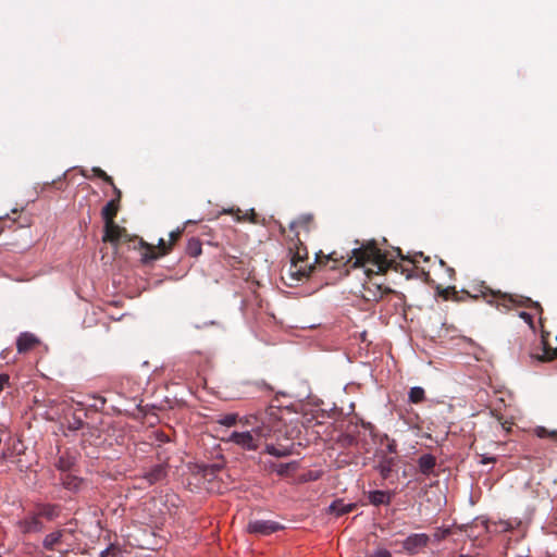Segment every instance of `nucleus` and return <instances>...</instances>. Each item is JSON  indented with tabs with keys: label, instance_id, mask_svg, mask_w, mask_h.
I'll return each mask as SVG.
<instances>
[{
	"label": "nucleus",
	"instance_id": "16",
	"mask_svg": "<svg viewBox=\"0 0 557 557\" xmlns=\"http://www.w3.org/2000/svg\"><path fill=\"white\" fill-rule=\"evenodd\" d=\"M36 512L40 517L46 518L47 520H54L61 513V506L57 504H37Z\"/></svg>",
	"mask_w": 557,
	"mask_h": 557
},
{
	"label": "nucleus",
	"instance_id": "12",
	"mask_svg": "<svg viewBox=\"0 0 557 557\" xmlns=\"http://www.w3.org/2000/svg\"><path fill=\"white\" fill-rule=\"evenodd\" d=\"M39 344L40 341L35 334L30 332H23L16 339V349L18 354H26L33 350Z\"/></svg>",
	"mask_w": 557,
	"mask_h": 557
},
{
	"label": "nucleus",
	"instance_id": "27",
	"mask_svg": "<svg viewBox=\"0 0 557 557\" xmlns=\"http://www.w3.org/2000/svg\"><path fill=\"white\" fill-rule=\"evenodd\" d=\"M91 172H92L94 176L101 178L103 182L111 185L113 188L116 187L114 185L112 177L110 175H108L102 169H100L98 166H94L91 169Z\"/></svg>",
	"mask_w": 557,
	"mask_h": 557
},
{
	"label": "nucleus",
	"instance_id": "17",
	"mask_svg": "<svg viewBox=\"0 0 557 557\" xmlns=\"http://www.w3.org/2000/svg\"><path fill=\"white\" fill-rule=\"evenodd\" d=\"M436 466V459L432 454H424L418 459V467L422 474L429 475Z\"/></svg>",
	"mask_w": 557,
	"mask_h": 557
},
{
	"label": "nucleus",
	"instance_id": "7",
	"mask_svg": "<svg viewBox=\"0 0 557 557\" xmlns=\"http://www.w3.org/2000/svg\"><path fill=\"white\" fill-rule=\"evenodd\" d=\"M283 529V525L271 520H253L247 525V531L251 534L267 536Z\"/></svg>",
	"mask_w": 557,
	"mask_h": 557
},
{
	"label": "nucleus",
	"instance_id": "36",
	"mask_svg": "<svg viewBox=\"0 0 557 557\" xmlns=\"http://www.w3.org/2000/svg\"><path fill=\"white\" fill-rule=\"evenodd\" d=\"M502 531H509L512 529V525L509 522H500Z\"/></svg>",
	"mask_w": 557,
	"mask_h": 557
},
{
	"label": "nucleus",
	"instance_id": "41",
	"mask_svg": "<svg viewBox=\"0 0 557 557\" xmlns=\"http://www.w3.org/2000/svg\"><path fill=\"white\" fill-rule=\"evenodd\" d=\"M82 174H83V176H85L86 178H90V176H89V175H87L85 171H83V172H82Z\"/></svg>",
	"mask_w": 557,
	"mask_h": 557
},
{
	"label": "nucleus",
	"instance_id": "3",
	"mask_svg": "<svg viewBox=\"0 0 557 557\" xmlns=\"http://www.w3.org/2000/svg\"><path fill=\"white\" fill-rule=\"evenodd\" d=\"M481 294L487 304L496 306L497 309H504L507 311L518 307L530 308L535 311L540 321L542 320L543 307L539 301H534L529 297L503 293L500 290H493L487 287H484L481 290Z\"/></svg>",
	"mask_w": 557,
	"mask_h": 557
},
{
	"label": "nucleus",
	"instance_id": "42",
	"mask_svg": "<svg viewBox=\"0 0 557 557\" xmlns=\"http://www.w3.org/2000/svg\"><path fill=\"white\" fill-rule=\"evenodd\" d=\"M459 557H468V556L460 555Z\"/></svg>",
	"mask_w": 557,
	"mask_h": 557
},
{
	"label": "nucleus",
	"instance_id": "24",
	"mask_svg": "<svg viewBox=\"0 0 557 557\" xmlns=\"http://www.w3.org/2000/svg\"><path fill=\"white\" fill-rule=\"evenodd\" d=\"M73 466L74 459L66 455L60 456L55 463L57 469L65 473H67V471H70Z\"/></svg>",
	"mask_w": 557,
	"mask_h": 557
},
{
	"label": "nucleus",
	"instance_id": "5",
	"mask_svg": "<svg viewBox=\"0 0 557 557\" xmlns=\"http://www.w3.org/2000/svg\"><path fill=\"white\" fill-rule=\"evenodd\" d=\"M66 533L67 531L64 529L54 530L48 533L42 540V547L46 550H58L61 556L66 555L70 552L69 547L62 548Z\"/></svg>",
	"mask_w": 557,
	"mask_h": 557
},
{
	"label": "nucleus",
	"instance_id": "32",
	"mask_svg": "<svg viewBox=\"0 0 557 557\" xmlns=\"http://www.w3.org/2000/svg\"><path fill=\"white\" fill-rule=\"evenodd\" d=\"M183 231H184V228L178 227L177 230L170 233V244L171 245L181 237Z\"/></svg>",
	"mask_w": 557,
	"mask_h": 557
},
{
	"label": "nucleus",
	"instance_id": "10",
	"mask_svg": "<svg viewBox=\"0 0 557 557\" xmlns=\"http://www.w3.org/2000/svg\"><path fill=\"white\" fill-rule=\"evenodd\" d=\"M281 430L276 433V436L272 437L271 440H275L276 444L263 442L265 444L264 453L277 458L287 457L292 455L293 447L292 445H284L282 444L281 437H280Z\"/></svg>",
	"mask_w": 557,
	"mask_h": 557
},
{
	"label": "nucleus",
	"instance_id": "14",
	"mask_svg": "<svg viewBox=\"0 0 557 557\" xmlns=\"http://www.w3.org/2000/svg\"><path fill=\"white\" fill-rule=\"evenodd\" d=\"M168 474L166 465L158 463L154 465L150 470L146 471L143 474V479H145L149 485L158 483L162 481Z\"/></svg>",
	"mask_w": 557,
	"mask_h": 557
},
{
	"label": "nucleus",
	"instance_id": "25",
	"mask_svg": "<svg viewBox=\"0 0 557 557\" xmlns=\"http://www.w3.org/2000/svg\"><path fill=\"white\" fill-rule=\"evenodd\" d=\"M242 419H239L238 414L237 413H226V414H223V416H220L216 420V422L223 426H233L235 425L238 421L240 422Z\"/></svg>",
	"mask_w": 557,
	"mask_h": 557
},
{
	"label": "nucleus",
	"instance_id": "33",
	"mask_svg": "<svg viewBox=\"0 0 557 557\" xmlns=\"http://www.w3.org/2000/svg\"><path fill=\"white\" fill-rule=\"evenodd\" d=\"M9 375L1 373L0 374V392L4 389V387L9 384Z\"/></svg>",
	"mask_w": 557,
	"mask_h": 557
},
{
	"label": "nucleus",
	"instance_id": "2",
	"mask_svg": "<svg viewBox=\"0 0 557 557\" xmlns=\"http://www.w3.org/2000/svg\"><path fill=\"white\" fill-rule=\"evenodd\" d=\"M278 411L277 408L270 407L264 411L244 417L240 423L251 426V430L234 431L226 442L235 444L244 450H257L263 442L276 436L280 428H282L283 423L277 414Z\"/></svg>",
	"mask_w": 557,
	"mask_h": 557
},
{
	"label": "nucleus",
	"instance_id": "4",
	"mask_svg": "<svg viewBox=\"0 0 557 557\" xmlns=\"http://www.w3.org/2000/svg\"><path fill=\"white\" fill-rule=\"evenodd\" d=\"M288 250L290 255L289 275L296 280L307 277L315 268V264L309 261L307 247L300 237L297 236L290 239Z\"/></svg>",
	"mask_w": 557,
	"mask_h": 557
},
{
	"label": "nucleus",
	"instance_id": "34",
	"mask_svg": "<svg viewBox=\"0 0 557 557\" xmlns=\"http://www.w3.org/2000/svg\"><path fill=\"white\" fill-rule=\"evenodd\" d=\"M113 546L107 547L100 553V557H116L114 553H112Z\"/></svg>",
	"mask_w": 557,
	"mask_h": 557
},
{
	"label": "nucleus",
	"instance_id": "15",
	"mask_svg": "<svg viewBox=\"0 0 557 557\" xmlns=\"http://www.w3.org/2000/svg\"><path fill=\"white\" fill-rule=\"evenodd\" d=\"M114 193L116 194V198L110 200L101 210V215L104 222L114 221V218L119 211V202L121 198V191L117 187H114Z\"/></svg>",
	"mask_w": 557,
	"mask_h": 557
},
{
	"label": "nucleus",
	"instance_id": "20",
	"mask_svg": "<svg viewBox=\"0 0 557 557\" xmlns=\"http://www.w3.org/2000/svg\"><path fill=\"white\" fill-rule=\"evenodd\" d=\"M355 507V504H345L343 500L337 499L330 505L329 510L336 516H343L352 511Z\"/></svg>",
	"mask_w": 557,
	"mask_h": 557
},
{
	"label": "nucleus",
	"instance_id": "35",
	"mask_svg": "<svg viewBox=\"0 0 557 557\" xmlns=\"http://www.w3.org/2000/svg\"><path fill=\"white\" fill-rule=\"evenodd\" d=\"M496 461L495 457H488V456H482L481 463L487 465V463H494Z\"/></svg>",
	"mask_w": 557,
	"mask_h": 557
},
{
	"label": "nucleus",
	"instance_id": "6",
	"mask_svg": "<svg viewBox=\"0 0 557 557\" xmlns=\"http://www.w3.org/2000/svg\"><path fill=\"white\" fill-rule=\"evenodd\" d=\"M548 335L549 334L547 332H542L540 347L532 349V351L530 352V357L532 359L541 362H547L557 358V348H552L548 345Z\"/></svg>",
	"mask_w": 557,
	"mask_h": 557
},
{
	"label": "nucleus",
	"instance_id": "31",
	"mask_svg": "<svg viewBox=\"0 0 557 557\" xmlns=\"http://www.w3.org/2000/svg\"><path fill=\"white\" fill-rule=\"evenodd\" d=\"M369 557H392V553L386 548H377Z\"/></svg>",
	"mask_w": 557,
	"mask_h": 557
},
{
	"label": "nucleus",
	"instance_id": "23",
	"mask_svg": "<svg viewBox=\"0 0 557 557\" xmlns=\"http://www.w3.org/2000/svg\"><path fill=\"white\" fill-rule=\"evenodd\" d=\"M409 403L420 404L425 399V392L420 386L411 387L408 394Z\"/></svg>",
	"mask_w": 557,
	"mask_h": 557
},
{
	"label": "nucleus",
	"instance_id": "21",
	"mask_svg": "<svg viewBox=\"0 0 557 557\" xmlns=\"http://www.w3.org/2000/svg\"><path fill=\"white\" fill-rule=\"evenodd\" d=\"M158 249L159 252H154V249L151 248V252L145 253L144 260H156L159 257L166 255L171 249V244L168 245L163 238H160L158 243Z\"/></svg>",
	"mask_w": 557,
	"mask_h": 557
},
{
	"label": "nucleus",
	"instance_id": "19",
	"mask_svg": "<svg viewBox=\"0 0 557 557\" xmlns=\"http://www.w3.org/2000/svg\"><path fill=\"white\" fill-rule=\"evenodd\" d=\"M61 483L64 488L69 491L76 492L81 488L83 484V480L76 475H73L71 473H64L61 476Z\"/></svg>",
	"mask_w": 557,
	"mask_h": 557
},
{
	"label": "nucleus",
	"instance_id": "29",
	"mask_svg": "<svg viewBox=\"0 0 557 557\" xmlns=\"http://www.w3.org/2000/svg\"><path fill=\"white\" fill-rule=\"evenodd\" d=\"M519 318L522 319L530 327L531 331L535 332V325L533 321V315L527 311H520Z\"/></svg>",
	"mask_w": 557,
	"mask_h": 557
},
{
	"label": "nucleus",
	"instance_id": "39",
	"mask_svg": "<svg viewBox=\"0 0 557 557\" xmlns=\"http://www.w3.org/2000/svg\"><path fill=\"white\" fill-rule=\"evenodd\" d=\"M222 213H225V214H233L234 213V210L233 209H224L222 211Z\"/></svg>",
	"mask_w": 557,
	"mask_h": 557
},
{
	"label": "nucleus",
	"instance_id": "22",
	"mask_svg": "<svg viewBox=\"0 0 557 557\" xmlns=\"http://www.w3.org/2000/svg\"><path fill=\"white\" fill-rule=\"evenodd\" d=\"M202 252V245L200 239L193 237L187 242L186 253L190 257H198Z\"/></svg>",
	"mask_w": 557,
	"mask_h": 557
},
{
	"label": "nucleus",
	"instance_id": "1",
	"mask_svg": "<svg viewBox=\"0 0 557 557\" xmlns=\"http://www.w3.org/2000/svg\"><path fill=\"white\" fill-rule=\"evenodd\" d=\"M314 264L325 270H338L342 267L364 268L366 274H380L386 272L393 264L385 253L377 248L374 242H370L351 249L350 255L338 251L324 253L322 250L315 253Z\"/></svg>",
	"mask_w": 557,
	"mask_h": 557
},
{
	"label": "nucleus",
	"instance_id": "13",
	"mask_svg": "<svg viewBox=\"0 0 557 557\" xmlns=\"http://www.w3.org/2000/svg\"><path fill=\"white\" fill-rule=\"evenodd\" d=\"M313 225V216L311 214L300 215L297 220L293 221L289 224V228L295 233V237H300V233L304 232L308 234Z\"/></svg>",
	"mask_w": 557,
	"mask_h": 557
},
{
	"label": "nucleus",
	"instance_id": "11",
	"mask_svg": "<svg viewBox=\"0 0 557 557\" xmlns=\"http://www.w3.org/2000/svg\"><path fill=\"white\" fill-rule=\"evenodd\" d=\"M20 531L24 534L38 533L44 530V524L39 519L37 512L26 516L17 522Z\"/></svg>",
	"mask_w": 557,
	"mask_h": 557
},
{
	"label": "nucleus",
	"instance_id": "40",
	"mask_svg": "<svg viewBox=\"0 0 557 557\" xmlns=\"http://www.w3.org/2000/svg\"><path fill=\"white\" fill-rule=\"evenodd\" d=\"M239 212H240L239 210H237V211H236V220H237V221H240V220H242V216L238 214Z\"/></svg>",
	"mask_w": 557,
	"mask_h": 557
},
{
	"label": "nucleus",
	"instance_id": "28",
	"mask_svg": "<svg viewBox=\"0 0 557 557\" xmlns=\"http://www.w3.org/2000/svg\"><path fill=\"white\" fill-rule=\"evenodd\" d=\"M535 434L540 438L556 437L557 436V432L556 431H548L544 426H537L535 429Z\"/></svg>",
	"mask_w": 557,
	"mask_h": 557
},
{
	"label": "nucleus",
	"instance_id": "38",
	"mask_svg": "<svg viewBox=\"0 0 557 557\" xmlns=\"http://www.w3.org/2000/svg\"><path fill=\"white\" fill-rule=\"evenodd\" d=\"M5 458H7V454H5V453H2V454L0 455V465H2V463H3V461L5 460Z\"/></svg>",
	"mask_w": 557,
	"mask_h": 557
},
{
	"label": "nucleus",
	"instance_id": "43",
	"mask_svg": "<svg viewBox=\"0 0 557 557\" xmlns=\"http://www.w3.org/2000/svg\"><path fill=\"white\" fill-rule=\"evenodd\" d=\"M0 557H2V556L0 555Z\"/></svg>",
	"mask_w": 557,
	"mask_h": 557
},
{
	"label": "nucleus",
	"instance_id": "9",
	"mask_svg": "<svg viewBox=\"0 0 557 557\" xmlns=\"http://www.w3.org/2000/svg\"><path fill=\"white\" fill-rule=\"evenodd\" d=\"M126 236L127 234L125 228L119 226L114 221L104 222V234L102 237L103 242H109L116 245Z\"/></svg>",
	"mask_w": 557,
	"mask_h": 557
},
{
	"label": "nucleus",
	"instance_id": "8",
	"mask_svg": "<svg viewBox=\"0 0 557 557\" xmlns=\"http://www.w3.org/2000/svg\"><path fill=\"white\" fill-rule=\"evenodd\" d=\"M430 537L425 533H414L407 536L403 542L404 549L410 554L416 555L419 549L429 544Z\"/></svg>",
	"mask_w": 557,
	"mask_h": 557
},
{
	"label": "nucleus",
	"instance_id": "30",
	"mask_svg": "<svg viewBox=\"0 0 557 557\" xmlns=\"http://www.w3.org/2000/svg\"><path fill=\"white\" fill-rule=\"evenodd\" d=\"M385 438L387 441L386 450L391 454H395L397 451L396 441L394 438H389L387 435H385Z\"/></svg>",
	"mask_w": 557,
	"mask_h": 557
},
{
	"label": "nucleus",
	"instance_id": "37",
	"mask_svg": "<svg viewBox=\"0 0 557 557\" xmlns=\"http://www.w3.org/2000/svg\"><path fill=\"white\" fill-rule=\"evenodd\" d=\"M500 425L506 432L510 431V423H508L507 421L500 422Z\"/></svg>",
	"mask_w": 557,
	"mask_h": 557
},
{
	"label": "nucleus",
	"instance_id": "26",
	"mask_svg": "<svg viewBox=\"0 0 557 557\" xmlns=\"http://www.w3.org/2000/svg\"><path fill=\"white\" fill-rule=\"evenodd\" d=\"M393 459H386L381 461L377 466V470L383 479H387L392 472Z\"/></svg>",
	"mask_w": 557,
	"mask_h": 557
},
{
	"label": "nucleus",
	"instance_id": "18",
	"mask_svg": "<svg viewBox=\"0 0 557 557\" xmlns=\"http://www.w3.org/2000/svg\"><path fill=\"white\" fill-rule=\"evenodd\" d=\"M369 502L374 506L387 505L391 503V495L385 491H371L368 495Z\"/></svg>",
	"mask_w": 557,
	"mask_h": 557
}]
</instances>
